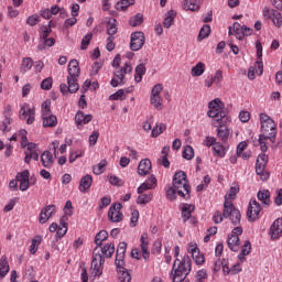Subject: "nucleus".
I'll list each match as a JSON object with an SVG mask.
<instances>
[{
    "label": "nucleus",
    "instance_id": "1",
    "mask_svg": "<svg viewBox=\"0 0 282 282\" xmlns=\"http://www.w3.org/2000/svg\"><path fill=\"white\" fill-rule=\"evenodd\" d=\"M79 76L80 65L76 59H72L68 64L67 84H61L59 86V91L63 96H67V94H76V91L80 89V85H78Z\"/></svg>",
    "mask_w": 282,
    "mask_h": 282
},
{
    "label": "nucleus",
    "instance_id": "2",
    "mask_svg": "<svg viewBox=\"0 0 282 282\" xmlns=\"http://www.w3.org/2000/svg\"><path fill=\"white\" fill-rule=\"evenodd\" d=\"M238 193V187H230L225 196L224 203V217L225 219H230L234 226H239V224H241V213L239 209L235 208V204H232V199H236Z\"/></svg>",
    "mask_w": 282,
    "mask_h": 282
},
{
    "label": "nucleus",
    "instance_id": "3",
    "mask_svg": "<svg viewBox=\"0 0 282 282\" xmlns=\"http://www.w3.org/2000/svg\"><path fill=\"white\" fill-rule=\"evenodd\" d=\"M191 257L184 256L182 260L175 259L172 268V282H183L191 274Z\"/></svg>",
    "mask_w": 282,
    "mask_h": 282
},
{
    "label": "nucleus",
    "instance_id": "4",
    "mask_svg": "<svg viewBox=\"0 0 282 282\" xmlns=\"http://www.w3.org/2000/svg\"><path fill=\"white\" fill-rule=\"evenodd\" d=\"M224 107L225 105L219 98L209 101L207 116L213 119V127H221V124H226V122H228L226 112H224Z\"/></svg>",
    "mask_w": 282,
    "mask_h": 282
},
{
    "label": "nucleus",
    "instance_id": "5",
    "mask_svg": "<svg viewBox=\"0 0 282 282\" xmlns=\"http://www.w3.org/2000/svg\"><path fill=\"white\" fill-rule=\"evenodd\" d=\"M172 186L177 191L178 197L191 199V185L188 180H186V172H176L173 176Z\"/></svg>",
    "mask_w": 282,
    "mask_h": 282
},
{
    "label": "nucleus",
    "instance_id": "6",
    "mask_svg": "<svg viewBox=\"0 0 282 282\" xmlns=\"http://www.w3.org/2000/svg\"><path fill=\"white\" fill-rule=\"evenodd\" d=\"M260 122L262 132L260 137L264 138V140H270V142H274L276 140V123L274 120L265 113H260Z\"/></svg>",
    "mask_w": 282,
    "mask_h": 282
},
{
    "label": "nucleus",
    "instance_id": "7",
    "mask_svg": "<svg viewBox=\"0 0 282 282\" xmlns=\"http://www.w3.org/2000/svg\"><path fill=\"white\" fill-rule=\"evenodd\" d=\"M52 107V101L50 99H46L42 104V119H43V127H56L58 124V119L56 116L52 115V110L50 109Z\"/></svg>",
    "mask_w": 282,
    "mask_h": 282
},
{
    "label": "nucleus",
    "instance_id": "8",
    "mask_svg": "<svg viewBox=\"0 0 282 282\" xmlns=\"http://www.w3.org/2000/svg\"><path fill=\"white\" fill-rule=\"evenodd\" d=\"M133 72V66H131V62H126L124 65L115 72V75L110 82L111 87H118V85H124V77L127 74H131Z\"/></svg>",
    "mask_w": 282,
    "mask_h": 282
},
{
    "label": "nucleus",
    "instance_id": "9",
    "mask_svg": "<svg viewBox=\"0 0 282 282\" xmlns=\"http://www.w3.org/2000/svg\"><path fill=\"white\" fill-rule=\"evenodd\" d=\"M164 90V86L162 84H156L153 86L150 96V104L153 105L156 111H162V105L164 99H162V91Z\"/></svg>",
    "mask_w": 282,
    "mask_h": 282
},
{
    "label": "nucleus",
    "instance_id": "10",
    "mask_svg": "<svg viewBox=\"0 0 282 282\" xmlns=\"http://www.w3.org/2000/svg\"><path fill=\"white\" fill-rule=\"evenodd\" d=\"M241 235H243V228L236 227L228 236L227 245L229 250H231L232 252H239V248L241 246V240H239V237H241Z\"/></svg>",
    "mask_w": 282,
    "mask_h": 282
},
{
    "label": "nucleus",
    "instance_id": "11",
    "mask_svg": "<svg viewBox=\"0 0 282 282\" xmlns=\"http://www.w3.org/2000/svg\"><path fill=\"white\" fill-rule=\"evenodd\" d=\"M229 34H235L238 41H242L245 36L252 35V29L240 25L239 22H235L234 25L229 28Z\"/></svg>",
    "mask_w": 282,
    "mask_h": 282
},
{
    "label": "nucleus",
    "instance_id": "12",
    "mask_svg": "<svg viewBox=\"0 0 282 282\" xmlns=\"http://www.w3.org/2000/svg\"><path fill=\"white\" fill-rule=\"evenodd\" d=\"M36 117V111L34 107H31L30 104H23L20 109V118L21 120H26L28 124H34V120Z\"/></svg>",
    "mask_w": 282,
    "mask_h": 282
},
{
    "label": "nucleus",
    "instance_id": "13",
    "mask_svg": "<svg viewBox=\"0 0 282 282\" xmlns=\"http://www.w3.org/2000/svg\"><path fill=\"white\" fill-rule=\"evenodd\" d=\"M145 37L142 31H137L131 34L130 50L132 52H140L144 47Z\"/></svg>",
    "mask_w": 282,
    "mask_h": 282
},
{
    "label": "nucleus",
    "instance_id": "14",
    "mask_svg": "<svg viewBox=\"0 0 282 282\" xmlns=\"http://www.w3.org/2000/svg\"><path fill=\"white\" fill-rule=\"evenodd\" d=\"M261 213V204L257 199H251L247 209V217L249 221H257Z\"/></svg>",
    "mask_w": 282,
    "mask_h": 282
},
{
    "label": "nucleus",
    "instance_id": "15",
    "mask_svg": "<svg viewBox=\"0 0 282 282\" xmlns=\"http://www.w3.org/2000/svg\"><path fill=\"white\" fill-rule=\"evenodd\" d=\"M120 210H122V204L116 203L112 205L108 212V219H110V221L113 224H119V221H121L124 217Z\"/></svg>",
    "mask_w": 282,
    "mask_h": 282
},
{
    "label": "nucleus",
    "instance_id": "16",
    "mask_svg": "<svg viewBox=\"0 0 282 282\" xmlns=\"http://www.w3.org/2000/svg\"><path fill=\"white\" fill-rule=\"evenodd\" d=\"M127 254V242H120L117 248L115 264L116 268L122 269L124 265V257Z\"/></svg>",
    "mask_w": 282,
    "mask_h": 282
},
{
    "label": "nucleus",
    "instance_id": "17",
    "mask_svg": "<svg viewBox=\"0 0 282 282\" xmlns=\"http://www.w3.org/2000/svg\"><path fill=\"white\" fill-rule=\"evenodd\" d=\"M52 215H56V205H47L44 208H42L39 216L40 224H47Z\"/></svg>",
    "mask_w": 282,
    "mask_h": 282
},
{
    "label": "nucleus",
    "instance_id": "18",
    "mask_svg": "<svg viewBox=\"0 0 282 282\" xmlns=\"http://www.w3.org/2000/svg\"><path fill=\"white\" fill-rule=\"evenodd\" d=\"M17 181L20 182V191L25 193L30 188V171L24 170L17 174Z\"/></svg>",
    "mask_w": 282,
    "mask_h": 282
},
{
    "label": "nucleus",
    "instance_id": "19",
    "mask_svg": "<svg viewBox=\"0 0 282 282\" xmlns=\"http://www.w3.org/2000/svg\"><path fill=\"white\" fill-rule=\"evenodd\" d=\"M151 240L149 239V234L143 232L140 237V248L142 252L143 259H149L151 257V252L149 251V243Z\"/></svg>",
    "mask_w": 282,
    "mask_h": 282
},
{
    "label": "nucleus",
    "instance_id": "20",
    "mask_svg": "<svg viewBox=\"0 0 282 282\" xmlns=\"http://www.w3.org/2000/svg\"><path fill=\"white\" fill-rule=\"evenodd\" d=\"M269 235L271 239H280L282 237V218H278L273 221Z\"/></svg>",
    "mask_w": 282,
    "mask_h": 282
},
{
    "label": "nucleus",
    "instance_id": "21",
    "mask_svg": "<svg viewBox=\"0 0 282 282\" xmlns=\"http://www.w3.org/2000/svg\"><path fill=\"white\" fill-rule=\"evenodd\" d=\"M188 252L192 253V259L195 261L196 265H202L206 261L204 254H200L197 245L189 243Z\"/></svg>",
    "mask_w": 282,
    "mask_h": 282
},
{
    "label": "nucleus",
    "instance_id": "22",
    "mask_svg": "<svg viewBox=\"0 0 282 282\" xmlns=\"http://www.w3.org/2000/svg\"><path fill=\"white\" fill-rule=\"evenodd\" d=\"M19 135L21 137V147L22 149H28V153L36 151V143L28 142V131L20 130Z\"/></svg>",
    "mask_w": 282,
    "mask_h": 282
},
{
    "label": "nucleus",
    "instance_id": "23",
    "mask_svg": "<svg viewBox=\"0 0 282 282\" xmlns=\"http://www.w3.org/2000/svg\"><path fill=\"white\" fill-rule=\"evenodd\" d=\"M195 212V205L188 204V203H183L181 205V214H182V219L184 224L193 217V213Z\"/></svg>",
    "mask_w": 282,
    "mask_h": 282
},
{
    "label": "nucleus",
    "instance_id": "24",
    "mask_svg": "<svg viewBox=\"0 0 282 282\" xmlns=\"http://www.w3.org/2000/svg\"><path fill=\"white\" fill-rule=\"evenodd\" d=\"M158 186V178L155 175H151L143 184L138 187V193H144V191H151Z\"/></svg>",
    "mask_w": 282,
    "mask_h": 282
},
{
    "label": "nucleus",
    "instance_id": "25",
    "mask_svg": "<svg viewBox=\"0 0 282 282\" xmlns=\"http://www.w3.org/2000/svg\"><path fill=\"white\" fill-rule=\"evenodd\" d=\"M94 117L91 115H85L83 111H77L75 115V122L77 127H83L85 124H89L90 120H93Z\"/></svg>",
    "mask_w": 282,
    "mask_h": 282
},
{
    "label": "nucleus",
    "instance_id": "26",
    "mask_svg": "<svg viewBox=\"0 0 282 282\" xmlns=\"http://www.w3.org/2000/svg\"><path fill=\"white\" fill-rule=\"evenodd\" d=\"M151 169H152L151 160L143 159L139 163L138 173L141 176L149 175V173H151Z\"/></svg>",
    "mask_w": 282,
    "mask_h": 282
},
{
    "label": "nucleus",
    "instance_id": "27",
    "mask_svg": "<svg viewBox=\"0 0 282 282\" xmlns=\"http://www.w3.org/2000/svg\"><path fill=\"white\" fill-rule=\"evenodd\" d=\"M41 162L44 169H52L54 166V154L50 151H44L41 155Z\"/></svg>",
    "mask_w": 282,
    "mask_h": 282
},
{
    "label": "nucleus",
    "instance_id": "28",
    "mask_svg": "<svg viewBox=\"0 0 282 282\" xmlns=\"http://www.w3.org/2000/svg\"><path fill=\"white\" fill-rule=\"evenodd\" d=\"M94 183V177L91 175L87 174L84 177H82L79 182V192L80 193H87L89 188H91V184Z\"/></svg>",
    "mask_w": 282,
    "mask_h": 282
},
{
    "label": "nucleus",
    "instance_id": "29",
    "mask_svg": "<svg viewBox=\"0 0 282 282\" xmlns=\"http://www.w3.org/2000/svg\"><path fill=\"white\" fill-rule=\"evenodd\" d=\"M217 129V137L221 142H228V138H230V130L226 127V123L216 127Z\"/></svg>",
    "mask_w": 282,
    "mask_h": 282
},
{
    "label": "nucleus",
    "instance_id": "30",
    "mask_svg": "<svg viewBox=\"0 0 282 282\" xmlns=\"http://www.w3.org/2000/svg\"><path fill=\"white\" fill-rule=\"evenodd\" d=\"M67 235V218L63 216L59 220V227H57L56 237L58 239H63L64 236Z\"/></svg>",
    "mask_w": 282,
    "mask_h": 282
},
{
    "label": "nucleus",
    "instance_id": "31",
    "mask_svg": "<svg viewBox=\"0 0 282 282\" xmlns=\"http://www.w3.org/2000/svg\"><path fill=\"white\" fill-rule=\"evenodd\" d=\"M8 272H10V264H8V258L2 256L0 259V279H6Z\"/></svg>",
    "mask_w": 282,
    "mask_h": 282
},
{
    "label": "nucleus",
    "instance_id": "32",
    "mask_svg": "<svg viewBox=\"0 0 282 282\" xmlns=\"http://www.w3.org/2000/svg\"><path fill=\"white\" fill-rule=\"evenodd\" d=\"M56 45V40L54 37H46L39 42L37 50L39 52H43L46 47H54Z\"/></svg>",
    "mask_w": 282,
    "mask_h": 282
},
{
    "label": "nucleus",
    "instance_id": "33",
    "mask_svg": "<svg viewBox=\"0 0 282 282\" xmlns=\"http://www.w3.org/2000/svg\"><path fill=\"white\" fill-rule=\"evenodd\" d=\"M33 66H34V61H32V57L22 58V63L20 66L21 74H26V72H30V69H32Z\"/></svg>",
    "mask_w": 282,
    "mask_h": 282
},
{
    "label": "nucleus",
    "instance_id": "34",
    "mask_svg": "<svg viewBox=\"0 0 282 282\" xmlns=\"http://www.w3.org/2000/svg\"><path fill=\"white\" fill-rule=\"evenodd\" d=\"M212 149L214 158H226V147L224 144L218 142Z\"/></svg>",
    "mask_w": 282,
    "mask_h": 282
},
{
    "label": "nucleus",
    "instance_id": "35",
    "mask_svg": "<svg viewBox=\"0 0 282 282\" xmlns=\"http://www.w3.org/2000/svg\"><path fill=\"white\" fill-rule=\"evenodd\" d=\"M101 254H105L106 259H111L116 252V246L111 242L106 243L104 248H100Z\"/></svg>",
    "mask_w": 282,
    "mask_h": 282
},
{
    "label": "nucleus",
    "instance_id": "36",
    "mask_svg": "<svg viewBox=\"0 0 282 282\" xmlns=\"http://www.w3.org/2000/svg\"><path fill=\"white\" fill-rule=\"evenodd\" d=\"M117 272L119 274V282H131V273L124 269V265H121V269L117 267Z\"/></svg>",
    "mask_w": 282,
    "mask_h": 282
},
{
    "label": "nucleus",
    "instance_id": "37",
    "mask_svg": "<svg viewBox=\"0 0 282 282\" xmlns=\"http://www.w3.org/2000/svg\"><path fill=\"white\" fill-rule=\"evenodd\" d=\"M205 72H206V64L199 62L194 67H192L191 74L192 76H194V78H197L202 76Z\"/></svg>",
    "mask_w": 282,
    "mask_h": 282
},
{
    "label": "nucleus",
    "instance_id": "38",
    "mask_svg": "<svg viewBox=\"0 0 282 282\" xmlns=\"http://www.w3.org/2000/svg\"><path fill=\"white\" fill-rule=\"evenodd\" d=\"M118 21L116 19H110L107 23V34L108 36H116L118 34Z\"/></svg>",
    "mask_w": 282,
    "mask_h": 282
},
{
    "label": "nucleus",
    "instance_id": "39",
    "mask_svg": "<svg viewBox=\"0 0 282 282\" xmlns=\"http://www.w3.org/2000/svg\"><path fill=\"white\" fill-rule=\"evenodd\" d=\"M52 34V20L48 22V25L41 26L40 30V41H45Z\"/></svg>",
    "mask_w": 282,
    "mask_h": 282
},
{
    "label": "nucleus",
    "instance_id": "40",
    "mask_svg": "<svg viewBox=\"0 0 282 282\" xmlns=\"http://www.w3.org/2000/svg\"><path fill=\"white\" fill-rule=\"evenodd\" d=\"M258 199L259 202L262 203V205L268 208L270 206L271 200H270V191H264V192H259L258 193Z\"/></svg>",
    "mask_w": 282,
    "mask_h": 282
},
{
    "label": "nucleus",
    "instance_id": "41",
    "mask_svg": "<svg viewBox=\"0 0 282 282\" xmlns=\"http://www.w3.org/2000/svg\"><path fill=\"white\" fill-rule=\"evenodd\" d=\"M183 9L191 10V12H197V10H199V4H197V0H184Z\"/></svg>",
    "mask_w": 282,
    "mask_h": 282
},
{
    "label": "nucleus",
    "instance_id": "42",
    "mask_svg": "<svg viewBox=\"0 0 282 282\" xmlns=\"http://www.w3.org/2000/svg\"><path fill=\"white\" fill-rule=\"evenodd\" d=\"M147 74V66L144 64H139L135 67V75H134V80L135 83H142V76Z\"/></svg>",
    "mask_w": 282,
    "mask_h": 282
},
{
    "label": "nucleus",
    "instance_id": "43",
    "mask_svg": "<svg viewBox=\"0 0 282 282\" xmlns=\"http://www.w3.org/2000/svg\"><path fill=\"white\" fill-rule=\"evenodd\" d=\"M102 249L100 247H96L93 251V261L95 263H105V257L102 256Z\"/></svg>",
    "mask_w": 282,
    "mask_h": 282
},
{
    "label": "nucleus",
    "instance_id": "44",
    "mask_svg": "<svg viewBox=\"0 0 282 282\" xmlns=\"http://www.w3.org/2000/svg\"><path fill=\"white\" fill-rule=\"evenodd\" d=\"M108 238L109 232H107V230H100L95 237V243L97 248H100V246H102V241H107Z\"/></svg>",
    "mask_w": 282,
    "mask_h": 282
},
{
    "label": "nucleus",
    "instance_id": "45",
    "mask_svg": "<svg viewBox=\"0 0 282 282\" xmlns=\"http://www.w3.org/2000/svg\"><path fill=\"white\" fill-rule=\"evenodd\" d=\"M134 3H135V0H121L116 3L115 8L119 12H124L127 8H129L130 6H133Z\"/></svg>",
    "mask_w": 282,
    "mask_h": 282
},
{
    "label": "nucleus",
    "instance_id": "46",
    "mask_svg": "<svg viewBox=\"0 0 282 282\" xmlns=\"http://www.w3.org/2000/svg\"><path fill=\"white\" fill-rule=\"evenodd\" d=\"M250 250H252V246L250 245V241L247 240L245 242V245L242 246V249L238 256V259H240V261H243L246 259V257H248V254H250Z\"/></svg>",
    "mask_w": 282,
    "mask_h": 282
},
{
    "label": "nucleus",
    "instance_id": "47",
    "mask_svg": "<svg viewBox=\"0 0 282 282\" xmlns=\"http://www.w3.org/2000/svg\"><path fill=\"white\" fill-rule=\"evenodd\" d=\"M165 131H166V124L156 123L155 127L152 129L151 135H152V138H158V137L162 135V133Z\"/></svg>",
    "mask_w": 282,
    "mask_h": 282
},
{
    "label": "nucleus",
    "instance_id": "48",
    "mask_svg": "<svg viewBox=\"0 0 282 282\" xmlns=\"http://www.w3.org/2000/svg\"><path fill=\"white\" fill-rule=\"evenodd\" d=\"M176 14L177 13H175V11H169L167 12V15L163 21L164 28L169 29V28H171V25H173Z\"/></svg>",
    "mask_w": 282,
    "mask_h": 282
},
{
    "label": "nucleus",
    "instance_id": "49",
    "mask_svg": "<svg viewBox=\"0 0 282 282\" xmlns=\"http://www.w3.org/2000/svg\"><path fill=\"white\" fill-rule=\"evenodd\" d=\"M106 166H107V160H101L97 165L93 167V173L95 175H102L105 173Z\"/></svg>",
    "mask_w": 282,
    "mask_h": 282
},
{
    "label": "nucleus",
    "instance_id": "50",
    "mask_svg": "<svg viewBox=\"0 0 282 282\" xmlns=\"http://www.w3.org/2000/svg\"><path fill=\"white\" fill-rule=\"evenodd\" d=\"M151 199H153L152 193H149V194L139 193V197L137 198V204H140V205L149 204Z\"/></svg>",
    "mask_w": 282,
    "mask_h": 282
},
{
    "label": "nucleus",
    "instance_id": "51",
    "mask_svg": "<svg viewBox=\"0 0 282 282\" xmlns=\"http://www.w3.org/2000/svg\"><path fill=\"white\" fill-rule=\"evenodd\" d=\"M143 22H144V17L141 13H138L137 15L130 19L129 24L132 28H138V25H142Z\"/></svg>",
    "mask_w": 282,
    "mask_h": 282
},
{
    "label": "nucleus",
    "instance_id": "52",
    "mask_svg": "<svg viewBox=\"0 0 282 282\" xmlns=\"http://www.w3.org/2000/svg\"><path fill=\"white\" fill-rule=\"evenodd\" d=\"M208 281V272L202 269L196 272L195 282H206Z\"/></svg>",
    "mask_w": 282,
    "mask_h": 282
},
{
    "label": "nucleus",
    "instance_id": "53",
    "mask_svg": "<svg viewBox=\"0 0 282 282\" xmlns=\"http://www.w3.org/2000/svg\"><path fill=\"white\" fill-rule=\"evenodd\" d=\"M85 155V150H77L75 152H72L68 158V162L70 164H74L78 158H83Z\"/></svg>",
    "mask_w": 282,
    "mask_h": 282
},
{
    "label": "nucleus",
    "instance_id": "54",
    "mask_svg": "<svg viewBox=\"0 0 282 282\" xmlns=\"http://www.w3.org/2000/svg\"><path fill=\"white\" fill-rule=\"evenodd\" d=\"M207 36H210V25L205 24L199 31L198 39L199 41H204Z\"/></svg>",
    "mask_w": 282,
    "mask_h": 282
},
{
    "label": "nucleus",
    "instance_id": "55",
    "mask_svg": "<svg viewBox=\"0 0 282 282\" xmlns=\"http://www.w3.org/2000/svg\"><path fill=\"white\" fill-rule=\"evenodd\" d=\"M102 264L104 262H91V270L95 276H100V274H102Z\"/></svg>",
    "mask_w": 282,
    "mask_h": 282
},
{
    "label": "nucleus",
    "instance_id": "56",
    "mask_svg": "<svg viewBox=\"0 0 282 282\" xmlns=\"http://www.w3.org/2000/svg\"><path fill=\"white\" fill-rule=\"evenodd\" d=\"M183 158L184 160H193L195 158V150H193V147L187 145L183 151Z\"/></svg>",
    "mask_w": 282,
    "mask_h": 282
},
{
    "label": "nucleus",
    "instance_id": "57",
    "mask_svg": "<svg viewBox=\"0 0 282 282\" xmlns=\"http://www.w3.org/2000/svg\"><path fill=\"white\" fill-rule=\"evenodd\" d=\"M177 189L172 185L166 189V197L170 202H175L177 199Z\"/></svg>",
    "mask_w": 282,
    "mask_h": 282
},
{
    "label": "nucleus",
    "instance_id": "58",
    "mask_svg": "<svg viewBox=\"0 0 282 282\" xmlns=\"http://www.w3.org/2000/svg\"><path fill=\"white\" fill-rule=\"evenodd\" d=\"M124 89H119L117 93L109 96V100H126Z\"/></svg>",
    "mask_w": 282,
    "mask_h": 282
},
{
    "label": "nucleus",
    "instance_id": "59",
    "mask_svg": "<svg viewBox=\"0 0 282 282\" xmlns=\"http://www.w3.org/2000/svg\"><path fill=\"white\" fill-rule=\"evenodd\" d=\"M138 219H140V212H138V209H133L131 212V218H130V226L132 228H135V226H138Z\"/></svg>",
    "mask_w": 282,
    "mask_h": 282
},
{
    "label": "nucleus",
    "instance_id": "60",
    "mask_svg": "<svg viewBox=\"0 0 282 282\" xmlns=\"http://www.w3.org/2000/svg\"><path fill=\"white\" fill-rule=\"evenodd\" d=\"M272 23L275 25V28H281L282 25V14L279 11H275L273 13V17L271 18Z\"/></svg>",
    "mask_w": 282,
    "mask_h": 282
},
{
    "label": "nucleus",
    "instance_id": "61",
    "mask_svg": "<svg viewBox=\"0 0 282 282\" xmlns=\"http://www.w3.org/2000/svg\"><path fill=\"white\" fill-rule=\"evenodd\" d=\"M98 138H100V132L94 131L88 138L89 147H96V143L98 142Z\"/></svg>",
    "mask_w": 282,
    "mask_h": 282
},
{
    "label": "nucleus",
    "instance_id": "62",
    "mask_svg": "<svg viewBox=\"0 0 282 282\" xmlns=\"http://www.w3.org/2000/svg\"><path fill=\"white\" fill-rule=\"evenodd\" d=\"M41 22V17H39V14H33V15H30L28 19H26V24L28 25H31L32 28H34V25H36L37 23Z\"/></svg>",
    "mask_w": 282,
    "mask_h": 282
},
{
    "label": "nucleus",
    "instance_id": "63",
    "mask_svg": "<svg viewBox=\"0 0 282 282\" xmlns=\"http://www.w3.org/2000/svg\"><path fill=\"white\" fill-rule=\"evenodd\" d=\"M253 68L258 76H262L263 75V59H257Z\"/></svg>",
    "mask_w": 282,
    "mask_h": 282
},
{
    "label": "nucleus",
    "instance_id": "64",
    "mask_svg": "<svg viewBox=\"0 0 282 282\" xmlns=\"http://www.w3.org/2000/svg\"><path fill=\"white\" fill-rule=\"evenodd\" d=\"M93 34H86L82 40V50H87L89 47V43H91Z\"/></svg>",
    "mask_w": 282,
    "mask_h": 282
}]
</instances>
